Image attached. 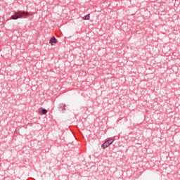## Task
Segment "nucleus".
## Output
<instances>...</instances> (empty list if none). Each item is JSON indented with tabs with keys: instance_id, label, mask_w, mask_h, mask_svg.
Segmentation results:
<instances>
[{
	"instance_id": "1",
	"label": "nucleus",
	"mask_w": 180,
	"mask_h": 180,
	"mask_svg": "<svg viewBox=\"0 0 180 180\" xmlns=\"http://www.w3.org/2000/svg\"><path fill=\"white\" fill-rule=\"evenodd\" d=\"M114 141V139H108V141H106L105 142H104L102 146H101V148L103 149H105L106 148H108L109 146H110Z\"/></svg>"
},
{
	"instance_id": "2",
	"label": "nucleus",
	"mask_w": 180,
	"mask_h": 180,
	"mask_svg": "<svg viewBox=\"0 0 180 180\" xmlns=\"http://www.w3.org/2000/svg\"><path fill=\"white\" fill-rule=\"evenodd\" d=\"M16 15H18L19 18H23L24 15L29 16L30 13L25 12V11H18V12H16Z\"/></svg>"
},
{
	"instance_id": "3",
	"label": "nucleus",
	"mask_w": 180,
	"mask_h": 180,
	"mask_svg": "<svg viewBox=\"0 0 180 180\" xmlns=\"http://www.w3.org/2000/svg\"><path fill=\"white\" fill-rule=\"evenodd\" d=\"M57 44V39L56 37H51V39H50V44L51 46H54L55 44Z\"/></svg>"
},
{
	"instance_id": "4",
	"label": "nucleus",
	"mask_w": 180,
	"mask_h": 180,
	"mask_svg": "<svg viewBox=\"0 0 180 180\" xmlns=\"http://www.w3.org/2000/svg\"><path fill=\"white\" fill-rule=\"evenodd\" d=\"M48 112L47 110L43 109V108H40L39 110V115H46Z\"/></svg>"
},
{
	"instance_id": "5",
	"label": "nucleus",
	"mask_w": 180,
	"mask_h": 180,
	"mask_svg": "<svg viewBox=\"0 0 180 180\" xmlns=\"http://www.w3.org/2000/svg\"><path fill=\"white\" fill-rule=\"evenodd\" d=\"M13 20H18V19H19L20 18H19V15H17V12H15V13H14V15H12V17H11Z\"/></svg>"
},
{
	"instance_id": "6",
	"label": "nucleus",
	"mask_w": 180,
	"mask_h": 180,
	"mask_svg": "<svg viewBox=\"0 0 180 180\" xmlns=\"http://www.w3.org/2000/svg\"><path fill=\"white\" fill-rule=\"evenodd\" d=\"M82 19H83L84 20H89V19H91L90 15L88 14V15H86L83 16V17H82Z\"/></svg>"
},
{
	"instance_id": "7",
	"label": "nucleus",
	"mask_w": 180,
	"mask_h": 180,
	"mask_svg": "<svg viewBox=\"0 0 180 180\" xmlns=\"http://www.w3.org/2000/svg\"><path fill=\"white\" fill-rule=\"evenodd\" d=\"M65 108H66V105H64L63 109L65 110Z\"/></svg>"
}]
</instances>
